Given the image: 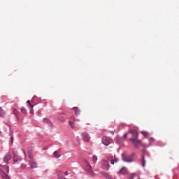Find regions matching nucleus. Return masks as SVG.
Masks as SVG:
<instances>
[{
  "label": "nucleus",
  "instance_id": "obj_1",
  "mask_svg": "<svg viewBox=\"0 0 179 179\" xmlns=\"http://www.w3.org/2000/svg\"><path fill=\"white\" fill-rule=\"evenodd\" d=\"M129 132L133 136V138H130L129 141L133 142V143H134L135 148L138 149V148H139V145H142V141L138 140V131L136 130H129Z\"/></svg>",
  "mask_w": 179,
  "mask_h": 179
},
{
  "label": "nucleus",
  "instance_id": "obj_2",
  "mask_svg": "<svg viewBox=\"0 0 179 179\" xmlns=\"http://www.w3.org/2000/svg\"><path fill=\"white\" fill-rule=\"evenodd\" d=\"M123 162L126 163H132L134 160H135V154H132L131 156L125 155V154H122V155Z\"/></svg>",
  "mask_w": 179,
  "mask_h": 179
},
{
  "label": "nucleus",
  "instance_id": "obj_3",
  "mask_svg": "<svg viewBox=\"0 0 179 179\" xmlns=\"http://www.w3.org/2000/svg\"><path fill=\"white\" fill-rule=\"evenodd\" d=\"M85 164H86V171L89 173V174H93V169L92 168V165L87 160H85Z\"/></svg>",
  "mask_w": 179,
  "mask_h": 179
},
{
  "label": "nucleus",
  "instance_id": "obj_4",
  "mask_svg": "<svg viewBox=\"0 0 179 179\" xmlns=\"http://www.w3.org/2000/svg\"><path fill=\"white\" fill-rule=\"evenodd\" d=\"M102 167L103 170H109L110 169V163L106 160L102 161Z\"/></svg>",
  "mask_w": 179,
  "mask_h": 179
},
{
  "label": "nucleus",
  "instance_id": "obj_5",
  "mask_svg": "<svg viewBox=\"0 0 179 179\" xmlns=\"http://www.w3.org/2000/svg\"><path fill=\"white\" fill-rule=\"evenodd\" d=\"M82 136L84 142H89V141H90V137L89 136V134L86 132L82 133Z\"/></svg>",
  "mask_w": 179,
  "mask_h": 179
},
{
  "label": "nucleus",
  "instance_id": "obj_6",
  "mask_svg": "<svg viewBox=\"0 0 179 179\" xmlns=\"http://www.w3.org/2000/svg\"><path fill=\"white\" fill-rule=\"evenodd\" d=\"M0 176L1 177V178L3 179H10V178L9 177V176L5 172H3V170L0 169Z\"/></svg>",
  "mask_w": 179,
  "mask_h": 179
},
{
  "label": "nucleus",
  "instance_id": "obj_7",
  "mask_svg": "<svg viewBox=\"0 0 179 179\" xmlns=\"http://www.w3.org/2000/svg\"><path fill=\"white\" fill-rule=\"evenodd\" d=\"M102 143L106 146H108V145H110V139L107 138V136H103L102 138Z\"/></svg>",
  "mask_w": 179,
  "mask_h": 179
},
{
  "label": "nucleus",
  "instance_id": "obj_8",
  "mask_svg": "<svg viewBox=\"0 0 179 179\" xmlns=\"http://www.w3.org/2000/svg\"><path fill=\"white\" fill-rule=\"evenodd\" d=\"M10 159H12V155H10V153L8 152L4 157L3 162L5 163H8L9 162V160H10Z\"/></svg>",
  "mask_w": 179,
  "mask_h": 179
},
{
  "label": "nucleus",
  "instance_id": "obj_9",
  "mask_svg": "<svg viewBox=\"0 0 179 179\" xmlns=\"http://www.w3.org/2000/svg\"><path fill=\"white\" fill-rule=\"evenodd\" d=\"M145 153H146L145 150H143L142 161L141 164L143 167H145V163H146V159H145Z\"/></svg>",
  "mask_w": 179,
  "mask_h": 179
},
{
  "label": "nucleus",
  "instance_id": "obj_10",
  "mask_svg": "<svg viewBox=\"0 0 179 179\" xmlns=\"http://www.w3.org/2000/svg\"><path fill=\"white\" fill-rule=\"evenodd\" d=\"M101 174H102V176H103V177H105L106 179H113V177H111V176H110L108 173L106 171L101 172Z\"/></svg>",
  "mask_w": 179,
  "mask_h": 179
},
{
  "label": "nucleus",
  "instance_id": "obj_11",
  "mask_svg": "<svg viewBox=\"0 0 179 179\" xmlns=\"http://www.w3.org/2000/svg\"><path fill=\"white\" fill-rule=\"evenodd\" d=\"M43 121L44 124H47L49 127H52V122L49 119L44 118Z\"/></svg>",
  "mask_w": 179,
  "mask_h": 179
},
{
  "label": "nucleus",
  "instance_id": "obj_12",
  "mask_svg": "<svg viewBox=\"0 0 179 179\" xmlns=\"http://www.w3.org/2000/svg\"><path fill=\"white\" fill-rule=\"evenodd\" d=\"M56 174L58 178L64 179L65 176H62V172L61 171H57Z\"/></svg>",
  "mask_w": 179,
  "mask_h": 179
},
{
  "label": "nucleus",
  "instance_id": "obj_13",
  "mask_svg": "<svg viewBox=\"0 0 179 179\" xmlns=\"http://www.w3.org/2000/svg\"><path fill=\"white\" fill-rule=\"evenodd\" d=\"M120 174H127L128 173V169L125 167H123L119 171Z\"/></svg>",
  "mask_w": 179,
  "mask_h": 179
},
{
  "label": "nucleus",
  "instance_id": "obj_14",
  "mask_svg": "<svg viewBox=\"0 0 179 179\" xmlns=\"http://www.w3.org/2000/svg\"><path fill=\"white\" fill-rule=\"evenodd\" d=\"M13 159V162H15V163H17L18 160H22L20 157H18L17 155H16V154H14Z\"/></svg>",
  "mask_w": 179,
  "mask_h": 179
},
{
  "label": "nucleus",
  "instance_id": "obj_15",
  "mask_svg": "<svg viewBox=\"0 0 179 179\" xmlns=\"http://www.w3.org/2000/svg\"><path fill=\"white\" fill-rule=\"evenodd\" d=\"M111 160H110V163L111 164H114V163H117L118 162V159L114 157H111Z\"/></svg>",
  "mask_w": 179,
  "mask_h": 179
},
{
  "label": "nucleus",
  "instance_id": "obj_16",
  "mask_svg": "<svg viewBox=\"0 0 179 179\" xmlns=\"http://www.w3.org/2000/svg\"><path fill=\"white\" fill-rule=\"evenodd\" d=\"M27 104H28V107H29V108H33V107H34V105H33V103H34L33 101H31V102H30L29 100H28L27 101Z\"/></svg>",
  "mask_w": 179,
  "mask_h": 179
},
{
  "label": "nucleus",
  "instance_id": "obj_17",
  "mask_svg": "<svg viewBox=\"0 0 179 179\" xmlns=\"http://www.w3.org/2000/svg\"><path fill=\"white\" fill-rule=\"evenodd\" d=\"M57 120H59V121H61V122H65V117L62 115H59L57 117Z\"/></svg>",
  "mask_w": 179,
  "mask_h": 179
},
{
  "label": "nucleus",
  "instance_id": "obj_18",
  "mask_svg": "<svg viewBox=\"0 0 179 179\" xmlns=\"http://www.w3.org/2000/svg\"><path fill=\"white\" fill-rule=\"evenodd\" d=\"M29 165L32 169H36L37 167V163L29 162Z\"/></svg>",
  "mask_w": 179,
  "mask_h": 179
},
{
  "label": "nucleus",
  "instance_id": "obj_19",
  "mask_svg": "<svg viewBox=\"0 0 179 179\" xmlns=\"http://www.w3.org/2000/svg\"><path fill=\"white\" fill-rule=\"evenodd\" d=\"M54 157H56V159H59V157H61V155L58 153V151L54 152Z\"/></svg>",
  "mask_w": 179,
  "mask_h": 179
},
{
  "label": "nucleus",
  "instance_id": "obj_20",
  "mask_svg": "<svg viewBox=\"0 0 179 179\" xmlns=\"http://www.w3.org/2000/svg\"><path fill=\"white\" fill-rule=\"evenodd\" d=\"M0 115L1 117H4L5 116V111L2 108H0Z\"/></svg>",
  "mask_w": 179,
  "mask_h": 179
},
{
  "label": "nucleus",
  "instance_id": "obj_21",
  "mask_svg": "<svg viewBox=\"0 0 179 179\" xmlns=\"http://www.w3.org/2000/svg\"><path fill=\"white\" fill-rule=\"evenodd\" d=\"M69 125H71V127L73 129L75 128H76V126L75 125V123H73V122L72 121H69Z\"/></svg>",
  "mask_w": 179,
  "mask_h": 179
},
{
  "label": "nucleus",
  "instance_id": "obj_22",
  "mask_svg": "<svg viewBox=\"0 0 179 179\" xmlns=\"http://www.w3.org/2000/svg\"><path fill=\"white\" fill-rule=\"evenodd\" d=\"M2 169H3V170L5 171H7V173H9V166H1Z\"/></svg>",
  "mask_w": 179,
  "mask_h": 179
},
{
  "label": "nucleus",
  "instance_id": "obj_23",
  "mask_svg": "<svg viewBox=\"0 0 179 179\" xmlns=\"http://www.w3.org/2000/svg\"><path fill=\"white\" fill-rule=\"evenodd\" d=\"M142 135H143V136H145V138H148V136H149V133L148 131H141Z\"/></svg>",
  "mask_w": 179,
  "mask_h": 179
},
{
  "label": "nucleus",
  "instance_id": "obj_24",
  "mask_svg": "<svg viewBox=\"0 0 179 179\" xmlns=\"http://www.w3.org/2000/svg\"><path fill=\"white\" fill-rule=\"evenodd\" d=\"M21 112L22 114H27V110H26V108H22Z\"/></svg>",
  "mask_w": 179,
  "mask_h": 179
},
{
  "label": "nucleus",
  "instance_id": "obj_25",
  "mask_svg": "<svg viewBox=\"0 0 179 179\" xmlns=\"http://www.w3.org/2000/svg\"><path fill=\"white\" fill-rule=\"evenodd\" d=\"M73 110L75 111V114L76 115H79V113L78 112V110H79V108L78 107H74Z\"/></svg>",
  "mask_w": 179,
  "mask_h": 179
},
{
  "label": "nucleus",
  "instance_id": "obj_26",
  "mask_svg": "<svg viewBox=\"0 0 179 179\" xmlns=\"http://www.w3.org/2000/svg\"><path fill=\"white\" fill-rule=\"evenodd\" d=\"M28 156L29 159H33V155L31 154V150H28Z\"/></svg>",
  "mask_w": 179,
  "mask_h": 179
},
{
  "label": "nucleus",
  "instance_id": "obj_27",
  "mask_svg": "<svg viewBox=\"0 0 179 179\" xmlns=\"http://www.w3.org/2000/svg\"><path fill=\"white\" fill-rule=\"evenodd\" d=\"M92 161L94 163H96L97 162V156L94 155L92 157Z\"/></svg>",
  "mask_w": 179,
  "mask_h": 179
},
{
  "label": "nucleus",
  "instance_id": "obj_28",
  "mask_svg": "<svg viewBox=\"0 0 179 179\" xmlns=\"http://www.w3.org/2000/svg\"><path fill=\"white\" fill-rule=\"evenodd\" d=\"M135 176H136V173H131L129 176V179H134L135 178Z\"/></svg>",
  "mask_w": 179,
  "mask_h": 179
},
{
  "label": "nucleus",
  "instance_id": "obj_29",
  "mask_svg": "<svg viewBox=\"0 0 179 179\" xmlns=\"http://www.w3.org/2000/svg\"><path fill=\"white\" fill-rule=\"evenodd\" d=\"M13 113L17 117V110L14 109Z\"/></svg>",
  "mask_w": 179,
  "mask_h": 179
},
{
  "label": "nucleus",
  "instance_id": "obj_30",
  "mask_svg": "<svg viewBox=\"0 0 179 179\" xmlns=\"http://www.w3.org/2000/svg\"><path fill=\"white\" fill-rule=\"evenodd\" d=\"M127 136H128V134H124V136H123V138H124V139H127Z\"/></svg>",
  "mask_w": 179,
  "mask_h": 179
},
{
  "label": "nucleus",
  "instance_id": "obj_31",
  "mask_svg": "<svg viewBox=\"0 0 179 179\" xmlns=\"http://www.w3.org/2000/svg\"><path fill=\"white\" fill-rule=\"evenodd\" d=\"M64 174H65V176H68V171H66Z\"/></svg>",
  "mask_w": 179,
  "mask_h": 179
},
{
  "label": "nucleus",
  "instance_id": "obj_32",
  "mask_svg": "<svg viewBox=\"0 0 179 179\" xmlns=\"http://www.w3.org/2000/svg\"><path fill=\"white\" fill-rule=\"evenodd\" d=\"M33 113H34V112L33 111V108H31V114H33Z\"/></svg>",
  "mask_w": 179,
  "mask_h": 179
},
{
  "label": "nucleus",
  "instance_id": "obj_33",
  "mask_svg": "<svg viewBox=\"0 0 179 179\" xmlns=\"http://www.w3.org/2000/svg\"><path fill=\"white\" fill-rule=\"evenodd\" d=\"M11 143H13V137L11 138Z\"/></svg>",
  "mask_w": 179,
  "mask_h": 179
},
{
  "label": "nucleus",
  "instance_id": "obj_34",
  "mask_svg": "<svg viewBox=\"0 0 179 179\" xmlns=\"http://www.w3.org/2000/svg\"><path fill=\"white\" fill-rule=\"evenodd\" d=\"M150 141H154V138H150Z\"/></svg>",
  "mask_w": 179,
  "mask_h": 179
},
{
  "label": "nucleus",
  "instance_id": "obj_35",
  "mask_svg": "<svg viewBox=\"0 0 179 179\" xmlns=\"http://www.w3.org/2000/svg\"><path fill=\"white\" fill-rule=\"evenodd\" d=\"M24 169H26V165L24 166Z\"/></svg>",
  "mask_w": 179,
  "mask_h": 179
},
{
  "label": "nucleus",
  "instance_id": "obj_36",
  "mask_svg": "<svg viewBox=\"0 0 179 179\" xmlns=\"http://www.w3.org/2000/svg\"><path fill=\"white\" fill-rule=\"evenodd\" d=\"M77 121H79V120H77Z\"/></svg>",
  "mask_w": 179,
  "mask_h": 179
}]
</instances>
